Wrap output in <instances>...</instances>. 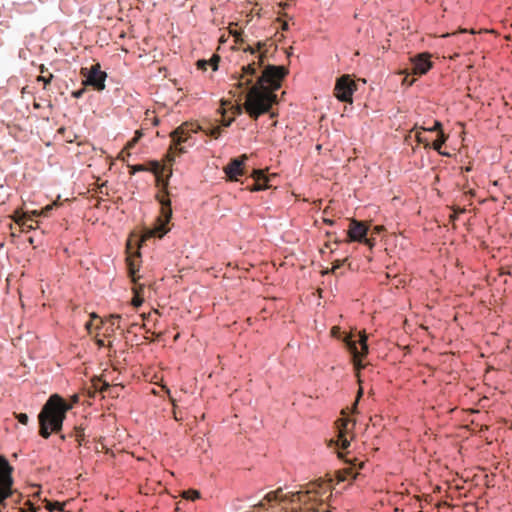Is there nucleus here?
Returning a JSON list of instances; mask_svg holds the SVG:
<instances>
[{
    "label": "nucleus",
    "mask_w": 512,
    "mask_h": 512,
    "mask_svg": "<svg viewBox=\"0 0 512 512\" xmlns=\"http://www.w3.org/2000/svg\"><path fill=\"white\" fill-rule=\"evenodd\" d=\"M198 127L188 123L178 126L171 132V145L167 154L165 165L157 164L158 192L156 200L160 206L159 213L150 226H144L139 233L133 234L126 243V266H128L131 277H136L142 263L141 248L149 239H163L174 227L172 222L173 209L172 201L176 193L170 186L172 177V165L176 156L186 152V148L196 143L194 134Z\"/></svg>",
    "instance_id": "nucleus-1"
},
{
    "label": "nucleus",
    "mask_w": 512,
    "mask_h": 512,
    "mask_svg": "<svg viewBox=\"0 0 512 512\" xmlns=\"http://www.w3.org/2000/svg\"><path fill=\"white\" fill-rule=\"evenodd\" d=\"M248 51L257 60L242 67L237 86L244 97V102L231 101L228 106L229 113L235 119L244 112L253 120L264 114L274 117L273 106L279 101L276 91L280 89L288 70L284 66L267 63L266 51L263 50L261 43H258L257 47H249Z\"/></svg>",
    "instance_id": "nucleus-2"
},
{
    "label": "nucleus",
    "mask_w": 512,
    "mask_h": 512,
    "mask_svg": "<svg viewBox=\"0 0 512 512\" xmlns=\"http://www.w3.org/2000/svg\"><path fill=\"white\" fill-rule=\"evenodd\" d=\"M333 338L342 342L343 346L350 355V360L353 365L354 374L359 384V397L363 395L361 371L368 366L366 360L369 354L368 335L363 331H353L346 333L340 327L334 326L331 329Z\"/></svg>",
    "instance_id": "nucleus-3"
},
{
    "label": "nucleus",
    "mask_w": 512,
    "mask_h": 512,
    "mask_svg": "<svg viewBox=\"0 0 512 512\" xmlns=\"http://www.w3.org/2000/svg\"><path fill=\"white\" fill-rule=\"evenodd\" d=\"M72 408L73 405L59 394L50 395L37 416L39 435L48 439L53 433L60 434L67 412Z\"/></svg>",
    "instance_id": "nucleus-4"
},
{
    "label": "nucleus",
    "mask_w": 512,
    "mask_h": 512,
    "mask_svg": "<svg viewBox=\"0 0 512 512\" xmlns=\"http://www.w3.org/2000/svg\"><path fill=\"white\" fill-rule=\"evenodd\" d=\"M280 503L297 504L298 506L293 508V512H317L318 507L323 504V501L318 499L315 495H311L309 492L296 491L283 494L276 490L268 492L259 502V506L268 509V507H272L273 504Z\"/></svg>",
    "instance_id": "nucleus-5"
},
{
    "label": "nucleus",
    "mask_w": 512,
    "mask_h": 512,
    "mask_svg": "<svg viewBox=\"0 0 512 512\" xmlns=\"http://www.w3.org/2000/svg\"><path fill=\"white\" fill-rule=\"evenodd\" d=\"M14 466L0 455V512L8 507V501L15 507L22 501L23 495L15 487Z\"/></svg>",
    "instance_id": "nucleus-6"
},
{
    "label": "nucleus",
    "mask_w": 512,
    "mask_h": 512,
    "mask_svg": "<svg viewBox=\"0 0 512 512\" xmlns=\"http://www.w3.org/2000/svg\"><path fill=\"white\" fill-rule=\"evenodd\" d=\"M80 75L83 78L82 84L84 86L91 87L97 92H101L105 89L107 73L101 69L99 63H95L89 67H82L80 69Z\"/></svg>",
    "instance_id": "nucleus-7"
},
{
    "label": "nucleus",
    "mask_w": 512,
    "mask_h": 512,
    "mask_svg": "<svg viewBox=\"0 0 512 512\" xmlns=\"http://www.w3.org/2000/svg\"><path fill=\"white\" fill-rule=\"evenodd\" d=\"M358 90L356 82L349 74L336 78L334 87V96L340 102L353 104V95Z\"/></svg>",
    "instance_id": "nucleus-8"
},
{
    "label": "nucleus",
    "mask_w": 512,
    "mask_h": 512,
    "mask_svg": "<svg viewBox=\"0 0 512 512\" xmlns=\"http://www.w3.org/2000/svg\"><path fill=\"white\" fill-rule=\"evenodd\" d=\"M350 429L348 423H342L340 420L337 421L336 439L331 440L329 446L334 447L338 458L346 461V453L350 447L349 438Z\"/></svg>",
    "instance_id": "nucleus-9"
},
{
    "label": "nucleus",
    "mask_w": 512,
    "mask_h": 512,
    "mask_svg": "<svg viewBox=\"0 0 512 512\" xmlns=\"http://www.w3.org/2000/svg\"><path fill=\"white\" fill-rule=\"evenodd\" d=\"M370 229L364 223L356 220H350V226L347 231V242H358L371 248L374 246V239L369 238Z\"/></svg>",
    "instance_id": "nucleus-10"
},
{
    "label": "nucleus",
    "mask_w": 512,
    "mask_h": 512,
    "mask_svg": "<svg viewBox=\"0 0 512 512\" xmlns=\"http://www.w3.org/2000/svg\"><path fill=\"white\" fill-rule=\"evenodd\" d=\"M408 67L413 75L422 77L426 75L433 67L434 63L431 60V54L429 52H421L409 57Z\"/></svg>",
    "instance_id": "nucleus-11"
},
{
    "label": "nucleus",
    "mask_w": 512,
    "mask_h": 512,
    "mask_svg": "<svg viewBox=\"0 0 512 512\" xmlns=\"http://www.w3.org/2000/svg\"><path fill=\"white\" fill-rule=\"evenodd\" d=\"M247 160L248 156L246 154L231 158L229 162L223 167V172L225 173L226 177L231 181H237L240 177L246 176Z\"/></svg>",
    "instance_id": "nucleus-12"
},
{
    "label": "nucleus",
    "mask_w": 512,
    "mask_h": 512,
    "mask_svg": "<svg viewBox=\"0 0 512 512\" xmlns=\"http://www.w3.org/2000/svg\"><path fill=\"white\" fill-rule=\"evenodd\" d=\"M416 139H417L418 143L423 144V146L426 149H433L443 156L449 155L446 152L440 151V147L442 145H444L446 143V141L448 140V135L443 130L439 131V133L437 134V139L434 144L430 143L426 138H423L419 135L416 136Z\"/></svg>",
    "instance_id": "nucleus-13"
},
{
    "label": "nucleus",
    "mask_w": 512,
    "mask_h": 512,
    "mask_svg": "<svg viewBox=\"0 0 512 512\" xmlns=\"http://www.w3.org/2000/svg\"><path fill=\"white\" fill-rule=\"evenodd\" d=\"M252 177L254 178L255 183L250 187L251 191L257 192L269 189V178L265 171L255 169L253 171Z\"/></svg>",
    "instance_id": "nucleus-14"
},
{
    "label": "nucleus",
    "mask_w": 512,
    "mask_h": 512,
    "mask_svg": "<svg viewBox=\"0 0 512 512\" xmlns=\"http://www.w3.org/2000/svg\"><path fill=\"white\" fill-rule=\"evenodd\" d=\"M127 271H128V275H129V277H130L131 281L135 283V287H134V294H135V297H134V305H135L136 307H139V306H141V305H142V303H143V301H144V300H143V291H144V286H143V285H141V284L136 283V282H137V280L139 279V275H138L139 271L137 272V275H136V277H135V278H134V277H131V275H130V273H129V269H128V268H127Z\"/></svg>",
    "instance_id": "nucleus-15"
},
{
    "label": "nucleus",
    "mask_w": 512,
    "mask_h": 512,
    "mask_svg": "<svg viewBox=\"0 0 512 512\" xmlns=\"http://www.w3.org/2000/svg\"><path fill=\"white\" fill-rule=\"evenodd\" d=\"M208 66L211 67L212 71L218 70V59L217 57L211 58L209 60L200 59L197 61V68L203 72L207 71Z\"/></svg>",
    "instance_id": "nucleus-16"
},
{
    "label": "nucleus",
    "mask_w": 512,
    "mask_h": 512,
    "mask_svg": "<svg viewBox=\"0 0 512 512\" xmlns=\"http://www.w3.org/2000/svg\"><path fill=\"white\" fill-rule=\"evenodd\" d=\"M397 73H398V75H402L404 77L403 82L407 86H412L419 79V77L412 74V72L410 71V69L408 67L399 69V71Z\"/></svg>",
    "instance_id": "nucleus-17"
},
{
    "label": "nucleus",
    "mask_w": 512,
    "mask_h": 512,
    "mask_svg": "<svg viewBox=\"0 0 512 512\" xmlns=\"http://www.w3.org/2000/svg\"><path fill=\"white\" fill-rule=\"evenodd\" d=\"M223 130L215 121L211 122L205 130V134L213 139H219L222 136Z\"/></svg>",
    "instance_id": "nucleus-18"
},
{
    "label": "nucleus",
    "mask_w": 512,
    "mask_h": 512,
    "mask_svg": "<svg viewBox=\"0 0 512 512\" xmlns=\"http://www.w3.org/2000/svg\"><path fill=\"white\" fill-rule=\"evenodd\" d=\"M11 508L18 510V512H38L40 510V507L32 503L30 500H26L23 506H21V502L17 507H15L14 504H11Z\"/></svg>",
    "instance_id": "nucleus-19"
},
{
    "label": "nucleus",
    "mask_w": 512,
    "mask_h": 512,
    "mask_svg": "<svg viewBox=\"0 0 512 512\" xmlns=\"http://www.w3.org/2000/svg\"><path fill=\"white\" fill-rule=\"evenodd\" d=\"M230 103H231V100H229V99H225V98L220 99L219 107L216 110L217 114L220 116L228 115L229 110H230V109H228V106L230 105Z\"/></svg>",
    "instance_id": "nucleus-20"
},
{
    "label": "nucleus",
    "mask_w": 512,
    "mask_h": 512,
    "mask_svg": "<svg viewBox=\"0 0 512 512\" xmlns=\"http://www.w3.org/2000/svg\"><path fill=\"white\" fill-rule=\"evenodd\" d=\"M235 121V117H231L228 115L220 116V119L216 120L215 122L221 126V129L224 130L226 128H229L233 122Z\"/></svg>",
    "instance_id": "nucleus-21"
},
{
    "label": "nucleus",
    "mask_w": 512,
    "mask_h": 512,
    "mask_svg": "<svg viewBox=\"0 0 512 512\" xmlns=\"http://www.w3.org/2000/svg\"><path fill=\"white\" fill-rule=\"evenodd\" d=\"M73 432H74L76 441L81 445L85 441V438H86L84 428L81 426H75Z\"/></svg>",
    "instance_id": "nucleus-22"
},
{
    "label": "nucleus",
    "mask_w": 512,
    "mask_h": 512,
    "mask_svg": "<svg viewBox=\"0 0 512 512\" xmlns=\"http://www.w3.org/2000/svg\"><path fill=\"white\" fill-rule=\"evenodd\" d=\"M442 128H443L442 122H440L439 120H435L432 126L422 127L421 129L425 132H430V133L437 132V134H438L439 131L443 130Z\"/></svg>",
    "instance_id": "nucleus-23"
},
{
    "label": "nucleus",
    "mask_w": 512,
    "mask_h": 512,
    "mask_svg": "<svg viewBox=\"0 0 512 512\" xmlns=\"http://www.w3.org/2000/svg\"><path fill=\"white\" fill-rule=\"evenodd\" d=\"M53 74L49 73L48 75H40L37 78V81L43 84V87L46 88L52 81Z\"/></svg>",
    "instance_id": "nucleus-24"
},
{
    "label": "nucleus",
    "mask_w": 512,
    "mask_h": 512,
    "mask_svg": "<svg viewBox=\"0 0 512 512\" xmlns=\"http://www.w3.org/2000/svg\"><path fill=\"white\" fill-rule=\"evenodd\" d=\"M94 319H98V315L93 312L90 314V320L85 323V328L89 334L92 333V329L94 327V323H93Z\"/></svg>",
    "instance_id": "nucleus-25"
},
{
    "label": "nucleus",
    "mask_w": 512,
    "mask_h": 512,
    "mask_svg": "<svg viewBox=\"0 0 512 512\" xmlns=\"http://www.w3.org/2000/svg\"><path fill=\"white\" fill-rule=\"evenodd\" d=\"M16 419L18 420L19 423H21L23 425H27L29 422V417L26 413L16 414Z\"/></svg>",
    "instance_id": "nucleus-26"
},
{
    "label": "nucleus",
    "mask_w": 512,
    "mask_h": 512,
    "mask_svg": "<svg viewBox=\"0 0 512 512\" xmlns=\"http://www.w3.org/2000/svg\"><path fill=\"white\" fill-rule=\"evenodd\" d=\"M86 92L85 88H80L77 90H74L71 92V96L75 99H80L83 97L84 93Z\"/></svg>",
    "instance_id": "nucleus-27"
},
{
    "label": "nucleus",
    "mask_w": 512,
    "mask_h": 512,
    "mask_svg": "<svg viewBox=\"0 0 512 512\" xmlns=\"http://www.w3.org/2000/svg\"><path fill=\"white\" fill-rule=\"evenodd\" d=\"M94 343L99 347V348H103L105 347V343L102 339H100L98 336H96L94 338Z\"/></svg>",
    "instance_id": "nucleus-28"
},
{
    "label": "nucleus",
    "mask_w": 512,
    "mask_h": 512,
    "mask_svg": "<svg viewBox=\"0 0 512 512\" xmlns=\"http://www.w3.org/2000/svg\"><path fill=\"white\" fill-rule=\"evenodd\" d=\"M98 323L94 326L96 330H100L103 326V321L101 319H97Z\"/></svg>",
    "instance_id": "nucleus-29"
},
{
    "label": "nucleus",
    "mask_w": 512,
    "mask_h": 512,
    "mask_svg": "<svg viewBox=\"0 0 512 512\" xmlns=\"http://www.w3.org/2000/svg\"><path fill=\"white\" fill-rule=\"evenodd\" d=\"M199 497H200V493L198 491H192V496H191L192 500L198 499Z\"/></svg>",
    "instance_id": "nucleus-30"
},
{
    "label": "nucleus",
    "mask_w": 512,
    "mask_h": 512,
    "mask_svg": "<svg viewBox=\"0 0 512 512\" xmlns=\"http://www.w3.org/2000/svg\"><path fill=\"white\" fill-rule=\"evenodd\" d=\"M324 223L326 225L333 226L335 224V221L331 219H324Z\"/></svg>",
    "instance_id": "nucleus-31"
},
{
    "label": "nucleus",
    "mask_w": 512,
    "mask_h": 512,
    "mask_svg": "<svg viewBox=\"0 0 512 512\" xmlns=\"http://www.w3.org/2000/svg\"><path fill=\"white\" fill-rule=\"evenodd\" d=\"M141 170H142L141 166H134L132 168V173H136V172L141 171Z\"/></svg>",
    "instance_id": "nucleus-32"
},
{
    "label": "nucleus",
    "mask_w": 512,
    "mask_h": 512,
    "mask_svg": "<svg viewBox=\"0 0 512 512\" xmlns=\"http://www.w3.org/2000/svg\"><path fill=\"white\" fill-rule=\"evenodd\" d=\"M340 266H341L340 261H337V262H335V264L333 265V268H334V269H337V268H339Z\"/></svg>",
    "instance_id": "nucleus-33"
},
{
    "label": "nucleus",
    "mask_w": 512,
    "mask_h": 512,
    "mask_svg": "<svg viewBox=\"0 0 512 512\" xmlns=\"http://www.w3.org/2000/svg\"><path fill=\"white\" fill-rule=\"evenodd\" d=\"M46 71H47V69L45 68V66H44V65H41V66H40V72L43 74V73H44V72H46Z\"/></svg>",
    "instance_id": "nucleus-34"
},
{
    "label": "nucleus",
    "mask_w": 512,
    "mask_h": 512,
    "mask_svg": "<svg viewBox=\"0 0 512 512\" xmlns=\"http://www.w3.org/2000/svg\"><path fill=\"white\" fill-rule=\"evenodd\" d=\"M28 242H29L30 244H33V243H34V239H33V237H29V238H28Z\"/></svg>",
    "instance_id": "nucleus-35"
},
{
    "label": "nucleus",
    "mask_w": 512,
    "mask_h": 512,
    "mask_svg": "<svg viewBox=\"0 0 512 512\" xmlns=\"http://www.w3.org/2000/svg\"><path fill=\"white\" fill-rule=\"evenodd\" d=\"M60 438H61V440L64 441L66 439V436L64 434H60Z\"/></svg>",
    "instance_id": "nucleus-36"
}]
</instances>
